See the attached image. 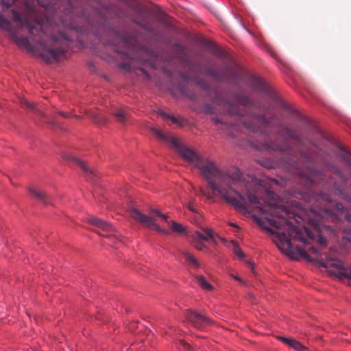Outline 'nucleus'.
<instances>
[{"mask_svg":"<svg viewBox=\"0 0 351 351\" xmlns=\"http://www.w3.org/2000/svg\"><path fill=\"white\" fill-rule=\"evenodd\" d=\"M153 134L158 139L165 142H170L176 148L177 152L189 163L198 169L201 175L206 179L208 186L213 191H216L227 202L237 209H244L243 202L244 197L232 189V185H237L241 179L240 171H235L237 180L220 171L215 163L209 160H204L194 150L182 145L179 140L173 136L168 137L156 128L151 129Z\"/></svg>","mask_w":351,"mask_h":351,"instance_id":"1","label":"nucleus"},{"mask_svg":"<svg viewBox=\"0 0 351 351\" xmlns=\"http://www.w3.org/2000/svg\"><path fill=\"white\" fill-rule=\"evenodd\" d=\"M270 213L272 216L281 219L280 222H278L274 219H267L269 223L279 229H283L285 232H280L274 230L270 228L265 227L264 228L272 234L275 235L277 239L276 245L280 251L283 254L289 256L291 259H295L294 249L292 246L291 239L299 241L304 245L309 244L308 239H313L314 234L306 227L301 228L294 226L293 223L285 219L287 215V211L284 206H271Z\"/></svg>","mask_w":351,"mask_h":351,"instance_id":"2","label":"nucleus"},{"mask_svg":"<svg viewBox=\"0 0 351 351\" xmlns=\"http://www.w3.org/2000/svg\"><path fill=\"white\" fill-rule=\"evenodd\" d=\"M326 260L317 258L315 261L318 265L327 269L328 273L339 279L347 278L351 280V266L345 264L339 260L328 257L326 255Z\"/></svg>","mask_w":351,"mask_h":351,"instance_id":"3","label":"nucleus"},{"mask_svg":"<svg viewBox=\"0 0 351 351\" xmlns=\"http://www.w3.org/2000/svg\"><path fill=\"white\" fill-rule=\"evenodd\" d=\"M131 216L141 222L144 226L153 229L159 232L166 233V231L155 223V217H160L163 220L167 221L168 216L160 213L157 209L150 210V216L141 213L138 210L132 208L130 211Z\"/></svg>","mask_w":351,"mask_h":351,"instance_id":"4","label":"nucleus"},{"mask_svg":"<svg viewBox=\"0 0 351 351\" xmlns=\"http://www.w3.org/2000/svg\"><path fill=\"white\" fill-rule=\"evenodd\" d=\"M250 100L245 96L237 95L235 97V104H232L228 101H219V106H223L221 110L225 112H227L230 114H237L243 117V114L239 110V106L247 107L249 104Z\"/></svg>","mask_w":351,"mask_h":351,"instance_id":"5","label":"nucleus"},{"mask_svg":"<svg viewBox=\"0 0 351 351\" xmlns=\"http://www.w3.org/2000/svg\"><path fill=\"white\" fill-rule=\"evenodd\" d=\"M186 316L188 320L195 328L199 329H203L206 326H208L212 324V321L210 318L204 314L196 311H188Z\"/></svg>","mask_w":351,"mask_h":351,"instance_id":"6","label":"nucleus"},{"mask_svg":"<svg viewBox=\"0 0 351 351\" xmlns=\"http://www.w3.org/2000/svg\"><path fill=\"white\" fill-rule=\"evenodd\" d=\"M38 42L39 43V44L40 45H42L43 47L44 50H45L48 53H49L51 55V57L49 58V57H47L44 53L41 54V56L43 57V58L47 63H51V59H53L55 61L59 60L60 57L64 56V54L65 53V50L62 47H60V48H59V47L49 48V47H46L45 45L44 44V40L41 38L38 39Z\"/></svg>","mask_w":351,"mask_h":351,"instance_id":"7","label":"nucleus"},{"mask_svg":"<svg viewBox=\"0 0 351 351\" xmlns=\"http://www.w3.org/2000/svg\"><path fill=\"white\" fill-rule=\"evenodd\" d=\"M243 123L246 128L255 132L261 130V126L267 124L265 117L256 114L251 115L248 121H243Z\"/></svg>","mask_w":351,"mask_h":351,"instance_id":"8","label":"nucleus"},{"mask_svg":"<svg viewBox=\"0 0 351 351\" xmlns=\"http://www.w3.org/2000/svg\"><path fill=\"white\" fill-rule=\"evenodd\" d=\"M13 16H14V20L16 22L20 23L23 24L24 25H25V27H27L28 32L31 34L36 35L38 29H39L40 33H41L42 34H45V32L43 31V25H42V24L40 22H38L37 21H35L34 25H31L29 23H23L22 22V21H21L19 14L16 12H13Z\"/></svg>","mask_w":351,"mask_h":351,"instance_id":"9","label":"nucleus"},{"mask_svg":"<svg viewBox=\"0 0 351 351\" xmlns=\"http://www.w3.org/2000/svg\"><path fill=\"white\" fill-rule=\"evenodd\" d=\"M202 231L204 232V234L196 231L194 232V234L192 236V240H196V241H210L213 243H216V241L214 239V231L209 228H203Z\"/></svg>","mask_w":351,"mask_h":351,"instance_id":"10","label":"nucleus"},{"mask_svg":"<svg viewBox=\"0 0 351 351\" xmlns=\"http://www.w3.org/2000/svg\"><path fill=\"white\" fill-rule=\"evenodd\" d=\"M88 221L90 223L95 226L96 227H98L101 228L103 230L110 232L113 230V227L112 225L101 219L92 217L88 219Z\"/></svg>","mask_w":351,"mask_h":351,"instance_id":"11","label":"nucleus"},{"mask_svg":"<svg viewBox=\"0 0 351 351\" xmlns=\"http://www.w3.org/2000/svg\"><path fill=\"white\" fill-rule=\"evenodd\" d=\"M196 282L204 290L211 291L213 289V287L210 284H209L205 278L200 275H197L195 276Z\"/></svg>","mask_w":351,"mask_h":351,"instance_id":"12","label":"nucleus"},{"mask_svg":"<svg viewBox=\"0 0 351 351\" xmlns=\"http://www.w3.org/2000/svg\"><path fill=\"white\" fill-rule=\"evenodd\" d=\"M29 193L36 199L45 201L46 199V194L37 187H32L29 189Z\"/></svg>","mask_w":351,"mask_h":351,"instance_id":"13","label":"nucleus"},{"mask_svg":"<svg viewBox=\"0 0 351 351\" xmlns=\"http://www.w3.org/2000/svg\"><path fill=\"white\" fill-rule=\"evenodd\" d=\"M247 198L250 204L257 205V208L258 209V210L260 212H261L263 213H264L265 212L264 210V209L261 207V201L257 196H256L255 195L252 194V193H247Z\"/></svg>","mask_w":351,"mask_h":351,"instance_id":"14","label":"nucleus"},{"mask_svg":"<svg viewBox=\"0 0 351 351\" xmlns=\"http://www.w3.org/2000/svg\"><path fill=\"white\" fill-rule=\"evenodd\" d=\"M21 105L23 107H25L32 110L34 113H36L40 116H43V113L36 108L34 103H31L25 99L21 101Z\"/></svg>","mask_w":351,"mask_h":351,"instance_id":"15","label":"nucleus"},{"mask_svg":"<svg viewBox=\"0 0 351 351\" xmlns=\"http://www.w3.org/2000/svg\"><path fill=\"white\" fill-rule=\"evenodd\" d=\"M14 39H15L16 43L18 45L23 46V47H25L27 50H29V51L32 49L31 43H29V40L27 38L21 36V37H15Z\"/></svg>","mask_w":351,"mask_h":351,"instance_id":"16","label":"nucleus"},{"mask_svg":"<svg viewBox=\"0 0 351 351\" xmlns=\"http://www.w3.org/2000/svg\"><path fill=\"white\" fill-rule=\"evenodd\" d=\"M250 84L254 88L263 90L264 83L262 79L257 77H252L250 78Z\"/></svg>","mask_w":351,"mask_h":351,"instance_id":"17","label":"nucleus"},{"mask_svg":"<svg viewBox=\"0 0 351 351\" xmlns=\"http://www.w3.org/2000/svg\"><path fill=\"white\" fill-rule=\"evenodd\" d=\"M0 27L7 32H11L12 29L10 22L1 14H0Z\"/></svg>","mask_w":351,"mask_h":351,"instance_id":"18","label":"nucleus"},{"mask_svg":"<svg viewBox=\"0 0 351 351\" xmlns=\"http://www.w3.org/2000/svg\"><path fill=\"white\" fill-rule=\"evenodd\" d=\"M183 255L185 259L191 263L195 268L200 267L199 263L195 258V257L189 252H184Z\"/></svg>","mask_w":351,"mask_h":351,"instance_id":"19","label":"nucleus"},{"mask_svg":"<svg viewBox=\"0 0 351 351\" xmlns=\"http://www.w3.org/2000/svg\"><path fill=\"white\" fill-rule=\"evenodd\" d=\"M231 243L233 246L234 253L237 256V257L240 259L244 257V253L242 252L241 249L239 246L238 243L235 241H232Z\"/></svg>","mask_w":351,"mask_h":351,"instance_id":"20","label":"nucleus"},{"mask_svg":"<svg viewBox=\"0 0 351 351\" xmlns=\"http://www.w3.org/2000/svg\"><path fill=\"white\" fill-rule=\"evenodd\" d=\"M289 346L291 347L292 348H293L294 350H295L297 351H306V348L305 346H304L303 345L301 344L300 342H299L295 339H292V341H291Z\"/></svg>","mask_w":351,"mask_h":351,"instance_id":"21","label":"nucleus"},{"mask_svg":"<svg viewBox=\"0 0 351 351\" xmlns=\"http://www.w3.org/2000/svg\"><path fill=\"white\" fill-rule=\"evenodd\" d=\"M114 115L116 117L119 122L124 123L125 121L126 115L125 112L123 109H117L114 112Z\"/></svg>","mask_w":351,"mask_h":351,"instance_id":"22","label":"nucleus"},{"mask_svg":"<svg viewBox=\"0 0 351 351\" xmlns=\"http://www.w3.org/2000/svg\"><path fill=\"white\" fill-rule=\"evenodd\" d=\"M74 161L84 172L86 173H92L91 170L85 165V163L79 158H74Z\"/></svg>","mask_w":351,"mask_h":351,"instance_id":"23","label":"nucleus"},{"mask_svg":"<svg viewBox=\"0 0 351 351\" xmlns=\"http://www.w3.org/2000/svg\"><path fill=\"white\" fill-rule=\"evenodd\" d=\"M171 229L174 231V232H183L184 231V228L183 227V226L180 223H176L175 221H171Z\"/></svg>","mask_w":351,"mask_h":351,"instance_id":"24","label":"nucleus"},{"mask_svg":"<svg viewBox=\"0 0 351 351\" xmlns=\"http://www.w3.org/2000/svg\"><path fill=\"white\" fill-rule=\"evenodd\" d=\"M192 245L197 250H203L206 248V245L203 243V241L192 240Z\"/></svg>","mask_w":351,"mask_h":351,"instance_id":"25","label":"nucleus"},{"mask_svg":"<svg viewBox=\"0 0 351 351\" xmlns=\"http://www.w3.org/2000/svg\"><path fill=\"white\" fill-rule=\"evenodd\" d=\"M296 252L302 258H308L306 252L301 247L296 246L295 248Z\"/></svg>","mask_w":351,"mask_h":351,"instance_id":"26","label":"nucleus"},{"mask_svg":"<svg viewBox=\"0 0 351 351\" xmlns=\"http://www.w3.org/2000/svg\"><path fill=\"white\" fill-rule=\"evenodd\" d=\"M278 339L281 340L283 343H286L287 345L289 346L291 341L293 339L284 337H279Z\"/></svg>","mask_w":351,"mask_h":351,"instance_id":"27","label":"nucleus"},{"mask_svg":"<svg viewBox=\"0 0 351 351\" xmlns=\"http://www.w3.org/2000/svg\"><path fill=\"white\" fill-rule=\"evenodd\" d=\"M278 339L281 340L283 343H286L287 345L289 346L291 341L293 339L284 337H279Z\"/></svg>","mask_w":351,"mask_h":351,"instance_id":"28","label":"nucleus"},{"mask_svg":"<svg viewBox=\"0 0 351 351\" xmlns=\"http://www.w3.org/2000/svg\"><path fill=\"white\" fill-rule=\"evenodd\" d=\"M199 193L202 195L205 196L208 199L212 197L211 195L206 194V193L205 192V191L204 190V189L202 187H199Z\"/></svg>","mask_w":351,"mask_h":351,"instance_id":"29","label":"nucleus"},{"mask_svg":"<svg viewBox=\"0 0 351 351\" xmlns=\"http://www.w3.org/2000/svg\"><path fill=\"white\" fill-rule=\"evenodd\" d=\"M162 115L164 116V117L171 119L173 123H177V120L176 118L171 117V116H169V114H167L166 113H162Z\"/></svg>","mask_w":351,"mask_h":351,"instance_id":"30","label":"nucleus"},{"mask_svg":"<svg viewBox=\"0 0 351 351\" xmlns=\"http://www.w3.org/2000/svg\"><path fill=\"white\" fill-rule=\"evenodd\" d=\"M187 208L189 210H190L191 212L193 213H196V210L195 209V208L192 206V204L191 203H189L188 205H187Z\"/></svg>","mask_w":351,"mask_h":351,"instance_id":"31","label":"nucleus"},{"mask_svg":"<svg viewBox=\"0 0 351 351\" xmlns=\"http://www.w3.org/2000/svg\"><path fill=\"white\" fill-rule=\"evenodd\" d=\"M315 174H312V176H311L310 177L308 178V179L309 180V181L312 183H315L316 182V180H315Z\"/></svg>","mask_w":351,"mask_h":351,"instance_id":"32","label":"nucleus"},{"mask_svg":"<svg viewBox=\"0 0 351 351\" xmlns=\"http://www.w3.org/2000/svg\"><path fill=\"white\" fill-rule=\"evenodd\" d=\"M272 149L282 151V148L280 146L274 145L271 147Z\"/></svg>","mask_w":351,"mask_h":351,"instance_id":"33","label":"nucleus"},{"mask_svg":"<svg viewBox=\"0 0 351 351\" xmlns=\"http://www.w3.org/2000/svg\"><path fill=\"white\" fill-rule=\"evenodd\" d=\"M310 250L312 252V253H313V254H318V251H317V250L315 247H311L310 248Z\"/></svg>","mask_w":351,"mask_h":351,"instance_id":"34","label":"nucleus"},{"mask_svg":"<svg viewBox=\"0 0 351 351\" xmlns=\"http://www.w3.org/2000/svg\"><path fill=\"white\" fill-rule=\"evenodd\" d=\"M231 277L233 278L234 279L238 280L240 283H243V280L239 277L234 276V275H231Z\"/></svg>","mask_w":351,"mask_h":351,"instance_id":"35","label":"nucleus"},{"mask_svg":"<svg viewBox=\"0 0 351 351\" xmlns=\"http://www.w3.org/2000/svg\"><path fill=\"white\" fill-rule=\"evenodd\" d=\"M318 242L321 244V245H323L325 243V239L324 237H320L318 239Z\"/></svg>","mask_w":351,"mask_h":351,"instance_id":"36","label":"nucleus"},{"mask_svg":"<svg viewBox=\"0 0 351 351\" xmlns=\"http://www.w3.org/2000/svg\"><path fill=\"white\" fill-rule=\"evenodd\" d=\"M60 114L64 117H69L70 115L68 112H60Z\"/></svg>","mask_w":351,"mask_h":351,"instance_id":"37","label":"nucleus"},{"mask_svg":"<svg viewBox=\"0 0 351 351\" xmlns=\"http://www.w3.org/2000/svg\"><path fill=\"white\" fill-rule=\"evenodd\" d=\"M50 39L52 42L55 43H58V39L56 36H51L50 37Z\"/></svg>","mask_w":351,"mask_h":351,"instance_id":"38","label":"nucleus"},{"mask_svg":"<svg viewBox=\"0 0 351 351\" xmlns=\"http://www.w3.org/2000/svg\"><path fill=\"white\" fill-rule=\"evenodd\" d=\"M213 121L215 123V124H218L220 123L219 119L217 117L213 118Z\"/></svg>","mask_w":351,"mask_h":351,"instance_id":"39","label":"nucleus"},{"mask_svg":"<svg viewBox=\"0 0 351 351\" xmlns=\"http://www.w3.org/2000/svg\"><path fill=\"white\" fill-rule=\"evenodd\" d=\"M346 218L347 219V220L348 221H351V216L349 214H348V213L346 214Z\"/></svg>","mask_w":351,"mask_h":351,"instance_id":"40","label":"nucleus"},{"mask_svg":"<svg viewBox=\"0 0 351 351\" xmlns=\"http://www.w3.org/2000/svg\"><path fill=\"white\" fill-rule=\"evenodd\" d=\"M343 208L342 205L337 204V208L338 210H341Z\"/></svg>","mask_w":351,"mask_h":351,"instance_id":"41","label":"nucleus"},{"mask_svg":"<svg viewBox=\"0 0 351 351\" xmlns=\"http://www.w3.org/2000/svg\"><path fill=\"white\" fill-rule=\"evenodd\" d=\"M184 347L185 349H190L191 348V346L189 344H184Z\"/></svg>","mask_w":351,"mask_h":351,"instance_id":"42","label":"nucleus"},{"mask_svg":"<svg viewBox=\"0 0 351 351\" xmlns=\"http://www.w3.org/2000/svg\"><path fill=\"white\" fill-rule=\"evenodd\" d=\"M324 200L325 201H329L328 199V197H322Z\"/></svg>","mask_w":351,"mask_h":351,"instance_id":"43","label":"nucleus"},{"mask_svg":"<svg viewBox=\"0 0 351 351\" xmlns=\"http://www.w3.org/2000/svg\"><path fill=\"white\" fill-rule=\"evenodd\" d=\"M230 225L232 226H234V227L237 226L236 224L234 223H230Z\"/></svg>","mask_w":351,"mask_h":351,"instance_id":"44","label":"nucleus"},{"mask_svg":"<svg viewBox=\"0 0 351 351\" xmlns=\"http://www.w3.org/2000/svg\"><path fill=\"white\" fill-rule=\"evenodd\" d=\"M325 212H326V213H328V209H326H326H325Z\"/></svg>","mask_w":351,"mask_h":351,"instance_id":"45","label":"nucleus"}]
</instances>
